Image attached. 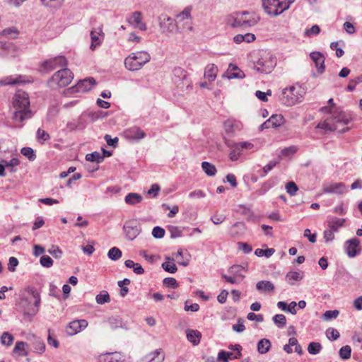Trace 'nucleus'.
I'll use <instances>...</instances> for the list:
<instances>
[{"mask_svg":"<svg viewBox=\"0 0 362 362\" xmlns=\"http://www.w3.org/2000/svg\"><path fill=\"white\" fill-rule=\"evenodd\" d=\"M13 107L14 109L12 119L16 122H23L33 117L30 108L28 94L23 91H18L13 98Z\"/></svg>","mask_w":362,"mask_h":362,"instance_id":"f257e3e1","label":"nucleus"},{"mask_svg":"<svg viewBox=\"0 0 362 362\" xmlns=\"http://www.w3.org/2000/svg\"><path fill=\"white\" fill-rule=\"evenodd\" d=\"M150 60L151 55L146 51L132 52L124 59V66L129 71H138Z\"/></svg>","mask_w":362,"mask_h":362,"instance_id":"f03ea898","label":"nucleus"},{"mask_svg":"<svg viewBox=\"0 0 362 362\" xmlns=\"http://www.w3.org/2000/svg\"><path fill=\"white\" fill-rule=\"evenodd\" d=\"M73 78L74 74L71 71L64 68L54 73L47 81V84L52 89H58L68 86Z\"/></svg>","mask_w":362,"mask_h":362,"instance_id":"7ed1b4c3","label":"nucleus"},{"mask_svg":"<svg viewBox=\"0 0 362 362\" xmlns=\"http://www.w3.org/2000/svg\"><path fill=\"white\" fill-rule=\"evenodd\" d=\"M259 18L247 11L236 13L228 18V23L232 27L248 28L256 25Z\"/></svg>","mask_w":362,"mask_h":362,"instance_id":"20e7f679","label":"nucleus"},{"mask_svg":"<svg viewBox=\"0 0 362 362\" xmlns=\"http://www.w3.org/2000/svg\"><path fill=\"white\" fill-rule=\"evenodd\" d=\"M295 0H262V6L269 15L278 16L287 10Z\"/></svg>","mask_w":362,"mask_h":362,"instance_id":"39448f33","label":"nucleus"},{"mask_svg":"<svg viewBox=\"0 0 362 362\" xmlns=\"http://www.w3.org/2000/svg\"><path fill=\"white\" fill-rule=\"evenodd\" d=\"M226 145L230 149L229 158L232 161H235L244 153L245 151L253 150L254 144L249 141L233 142L228 140L226 141Z\"/></svg>","mask_w":362,"mask_h":362,"instance_id":"423d86ee","label":"nucleus"},{"mask_svg":"<svg viewBox=\"0 0 362 362\" xmlns=\"http://www.w3.org/2000/svg\"><path fill=\"white\" fill-rule=\"evenodd\" d=\"M276 64V59L269 53L264 52L254 62L255 69L262 74H269Z\"/></svg>","mask_w":362,"mask_h":362,"instance_id":"0eeeda50","label":"nucleus"},{"mask_svg":"<svg viewBox=\"0 0 362 362\" xmlns=\"http://www.w3.org/2000/svg\"><path fill=\"white\" fill-rule=\"evenodd\" d=\"M304 91L301 87L292 86L283 90L282 101L286 106H292L301 100Z\"/></svg>","mask_w":362,"mask_h":362,"instance_id":"6e6552de","label":"nucleus"},{"mask_svg":"<svg viewBox=\"0 0 362 362\" xmlns=\"http://www.w3.org/2000/svg\"><path fill=\"white\" fill-rule=\"evenodd\" d=\"M96 81L94 78L88 77L83 80H80L76 85L71 86L66 90V94L83 93L91 90L92 87L95 85Z\"/></svg>","mask_w":362,"mask_h":362,"instance_id":"1a4fd4ad","label":"nucleus"},{"mask_svg":"<svg viewBox=\"0 0 362 362\" xmlns=\"http://www.w3.org/2000/svg\"><path fill=\"white\" fill-rule=\"evenodd\" d=\"M192 8L187 6L180 13L175 16V23L177 26H182L183 29L192 30V16H191Z\"/></svg>","mask_w":362,"mask_h":362,"instance_id":"9d476101","label":"nucleus"},{"mask_svg":"<svg viewBox=\"0 0 362 362\" xmlns=\"http://www.w3.org/2000/svg\"><path fill=\"white\" fill-rule=\"evenodd\" d=\"M67 60L64 56H57L45 61L42 64V68L46 71H53L59 67L66 66Z\"/></svg>","mask_w":362,"mask_h":362,"instance_id":"9b49d317","label":"nucleus"},{"mask_svg":"<svg viewBox=\"0 0 362 362\" xmlns=\"http://www.w3.org/2000/svg\"><path fill=\"white\" fill-rule=\"evenodd\" d=\"M123 230L127 238L133 240L140 233L141 228L136 220H131L125 223L123 226Z\"/></svg>","mask_w":362,"mask_h":362,"instance_id":"f8f14e48","label":"nucleus"},{"mask_svg":"<svg viewBox=\"0 0 362 362\" xmlns=\"http://www.w3.org/2000/svg\"><path fill=\"white\" fill-rule=\"evenodd\" d=\"M88 321L84 319L74 320L66 327V333L69 336H74L88 327Z\"/></svg>","mask_w":362,"mask_h":362,"instance_id":"ddd939ff","label":"nucleus"},{"mask_svg":"<svg viewBox=\"0 0 362 362\" xmlns=\"http://www.w3.org/2000/svg\"><path fill=\"white\" fill-rule=\"evenodd\" d=\"M344 250L349 257L353 258L361 252L360 240L354 238L344 243Z\"/></svg>","mask_w":362,"mask_h":362,"instance_id":"4468645a","label":"nucleus"},{"mask_svg":"<svg viewBox=\"0 0 362 362\" xmlns=\"http://www.w3.org/2000/svg\"><path fill=\"white\" fill-rule=\"evenodd\" d=\"M347 191V187L343 182H332L323 186L322 192L325 194H336L341 195Z\"/></svg>","mask_w":362,"mask_h":362,"instance_id":"2eb2a0df","label":"nucleus"},{"mask_svg":"<svg viewBox=\"0 0 362 362\" xmlns=\"http://www.w3.org/2000/svg\"><path fill=\"white\" fill-rule=\"evenodd\" d=\"M125 137L131 140H140L146 137V133L139 127L134 126L124 132Z\"/></svg>","mask_w":362,"mask_h":362,"instance_id":"dca6fc26","label":"nucleus"},{"mask_svg":"<svg viewBox=\"0 0 362 362\" xmlns=\"http://www.w3.org/2000/svg\"><path fill=\"white\" fill-rule=\"evenodd\" d=\"M311 59L314 62L319 74H322L325 71V60L324 55L320 52H313L310 54Z\"/></svg>","mask_w":362,"mask_h":362,"instance_id":"f3484780","label":"nucleus"},{"mask_svg":"<svg viewBox=\"0 0 362 362\" xmlns=\"http://www.w3.org/2000/svg\"><path fill=\"white\" fill-rule=\"evenodd\" d=\"M0 50L2 51V54L16 57L18 54L19 48L13 42L0 41Z\"/></svg>","mask_w":362,"mask_h":362,"instance_id":"a211bd4d","label":"nucleus"},{"mask_svg":"<svg viewBox=\"0 0 362 362\" xmlns=\"http://www.w3.org/2000/svg\"><path fill=\"white\" fill-rule=\"evenodd\" d=\"M165 358V355L161 349L155 350L146 356L141 359V362H163Z\"/></svg>","mask_w":362,"mask_h":362,"instance_id":"6ab92c4d","label":"nucleus"},{"mask_svg":"<svg viewBox=\"0 0 362 362\" xmlns=\"http://www.w3.org/2000/svg\"><path fill=\"white\" fill-rule=\"evenodd\" d=\"M90 37H91V45L90 48L93 50L97 46L100 45L103 39L104 34L103 33L102 28H98L95 30H93L90 32Z\"/></svg>","mask_w":362,"mask_h":362,"instance_id":"aec40b11","label":"nucleus"},{"mask_svg":"<svg viewBox=\"0 0 362 362\" xmlns=\"http://www.w3.org/2000/svg\"><path fill=\"white\" fill-rule=\"evenodd\" d=\"M128 21L141 30L144 31L147 29L146 25L142 23V14L139 11L132 13Z\"/></svg>","mask_w":362,"mask_h":362,"instance_id":"412c9836","label":"nucleus"},{"mask_svg":"<svg viewBox=\"0 0 362 362\" xmlns=\"http://www.w3.org/2000/svg\"><path fill=\"white\" fill-rule=\"evenodd\" d=\"M346 221V219L343 218L332 217L328 219L327 222L328 228L337 233L341 228L345 226Z\"/></svg>","mask_w":362,"mask_h":362,"instance_id":"4be33fe9","label":"nucleus"},{"mask_svg":"<svg viewBox=\"0 0 362 362\" xmlns=\"http://www.w3.org/2000/svg\"><path fill=\"white\" fill-rule=\"evenodd\" d=\"M186 336L187 340L190 341L192 345L197 346L200 342L202 333L197 329H189L186 330Z\"/></svg>","mask_w":362,"mask_h":362,"instance_id":"5701e85b","label":"nucleus"},{"mask_svg":"<svg viewBox=\"0 0 362 362\" xmlns=\"http://www.w3.org/2000/svg\"><path fill=\"white\" fill-rule=\"evenodd\" d=\"M18 35L19 30L14 26L6 28L0 31V36L9 39H16Z\"/></svg>","mask_w":362,"mask_h":362,"instance_id":"b1692460","label":"nucleus"},{"mask_svg":"<svg viewBox=\"0 0 362 362\" xmlns=\"http://www.w3.org/2000/svg\"><path fill=\"white\" fill-rule=\"evenodd\" d=\"M334 119L337 123L347 125L352 121V117L349 114L345 112H339L334 116Z\"/></svg>","mask_w":362,"mask_h":362,"instance_id":"393cba45","label":"nucleus"},{"mask_svg":"<svg viewBox=\"0 0 362 362\" xmlns=\"http://www.w3.org/2000/svg\"><path fill=\"white\" fill-rule=\"evenodd\" d=\"M256 288L262 292H272L275 287L269 281H259L256 284Z\"/></svg>","mask_w":362,"mask_h":362,"instance_id":"a878e982","label":"nucleus"},{"mask_svg":"<svg viewBox=\"0 0 362 362\" xmlns=\"http://www.w3.org/2000/svg\"><path fill=\"white\" fill-rule=\"evenodd\" d=\"M218 69L214 64H209L205 69L204 77L209 81H213L216 78Z\"/></svg>","mask_w":362,"mask_h":362,"instance_id":"bb28decb","label":"nucleus"},{"mask_svg":"<svg viewBox=\"0 0 362 362\" xmlns=\"http://www.w3.org/2000/svg\"><path fill=\"white\" fill-rule=\"evenodd\" d=\"M303 277V273L301 272H288L286 275V279L290 285H293L295 281H300Z\"/></svg>","mask_w":362,"mask_h":362,"instance_id":"cd10ccee","label":"nucleus"},{"mask_svg":"<svg viewBox=\"0 0 362 362\" xmlns=\"http://www.w3.org/2000/svg\"><path fill=\"white\" fill-rule=\"evenodd\" d=\"M229 69L230 71L228 72L227 76L228 78H243L245 76L244 73L236 65L230 64Z\"/></svg>","mask_w":362,"mask_h":362,"instance_id":"c85d7f7f","label":"nucleus"},{"mask_svg":"<svg viewBox=\"0 0 362 362\" xmlns=\"http://www.w3.org/2000/svg\"><path fill=\"white\" fill-rule=\"evenodd\" d=\"M103 362H125L123 356L117 352L115 353H107L104 355Z\"/></svg>","mask_w":362,"mask_h":362,"instance_id":"c756f323","label":"nucleus"},{"mask_svg":"<svg viewBox=\"0 0 362 362\" xmlns=\"http://www.w3.org/2000/svg\"><path fill=\"white\" fill-rule=\"evenodd\" d=\"M271 346L270 340L265 338L262 339L257 343V351L260 354H264L269 351Z\"/></svg>","mask_w":362,"mask_h":362,"instance_id":"7c9ffc66","label":"nucleus"},{"mask_svg":"<svg viewBox=\"0 0 362 362\" xmlns=\"http://www.w3.org/2000/svg\"><path fill=\"white\" fill-rule=\"evenodd\" d=\"M143 199V197L137 193L131 192L125 197V202L129 205H136L140 203Z\"/></svg>","mask_w":362,"mask_h":362,"instance_id":"2f4dec72","label":"nucleus"},{"mask_svg":"<svg viewBox=\"0 0 362 362\" xmlns=\"http://www.w3.org/2000/svg\"><path fill=\"white\" fill-rule=\"evenodd\" d=\"M167 21V22H169L168 25H166L165 22H160V27L163 29V31L164 33H173L174 30L178 28L177 26L176 23H173V19L170 17L165 18L163 21Z\"/></svg>","mask_w":362,"mask_h":362,"instance_id":"473e14b6","label":"nucleus"},{"mask_svg":"<svg viewBox=\"0 0 362 362\" xmlns=\"http://www.w3.org/2000/svg\"><path fill=\"white\" fill-rule=\"evenodd\" d=\"M165 259L167 261L163 262L162 264V268L165 271L170 274H174L177 272V268L175 264L170 261H173V259L170 258V257H166Z\"/></svg>","mask_w":362,"mask_h":362,"instance_id":"72a5a7b5","label":"nucleus"},{"mask_svg":"<svg viewBox=\"0 0 362 362\" xmlns=\"http://www.w3.org/2000/svg\"><path fill=\"white\" fill-rule=\"evenodd\" d=\"M246 269L241 265H233L230 267L228 269V272L233 276H237L238 279L243 281L245 278V275H243L241 272L242 270H245Z\"/></svg>","mask_w":362,"mask_h":362,"instance_id":"f704fd0d","label":"nucleus"},{"mask_svg":"<svg viewBox=\"0 0 362 362\" xmlns=\"http://www.w3.org/2000/svg\"><path fill=\"white\" fill-rule=\"evenodd\" d=\"M276 184L274 179H270L262 185L260 189L256 191V194L259 196L264 194L269 189L273 187Z\"/></svg>","mask_w":362,"mask_h":362,"instance_id":"c9c22d12","label":"nucleus"},{"mask_svg":"<svg viewBox=\"0 0 362 362\" xmlns=\"http://www.w3.org/2000/svg\"><path fill=\"white\" fill-rule=\"evenodd\" d=\"M202 168L208 176L212 177L216 174L217 170L215 165L207 161L202 163Z\"/></svg>","mask_w":362,"mask_h":362,"instance_id":"e433bc0d","label":"nucleus"},{"mask_svg":"<svg viewBox=\"0 0 362 362\" xmlns=\"http://www.w3.org/2000/svg\"><path fill=\"white\" fill-rule=\"evenodd\" d=\"M177 256H180L182 259V260L178 261L179 264L184 267H187L189 264L191 255L187 251L184 252L182 250H178L177 252Z\"/></svg>","mask_w":362,"mask_h":362,"instance_id":"4c0bfd02","label":"nucleus"},{"mask_svg":"<svg viewBox=\"0 0 362 362\" xmlns=\"http://www.w3.org/2000/svg\"><path fill=\"white\" fill-rule=\"evenodd\" d=\"M86 159L90 162H96L100 163L103 161L104 156H102L99 152L94 151L86 156Z\"/></svg>","mask_w":362,"mask_h":362,"instance_id":"58836bf2","label":"nucleus"},{"mask_svg":"<svg viewBox=\"0 0 362 362\" xmlns=\"http://www.w3.org/2000/svg\"><path fill=\"white\" fill-rule=\"evenodd\" d=\"M322 346L319 342H310L308 346V351L310 354L316 355L320 352Z\"/></svg>","mask_w":362,"mask_h":362,"instance_id":"ea45409f","label":"nucleus"},{"mask_svg":"<svg viewBox=\"0 0 362 362\" xmlns=\"http://www.w3.org/2000/svg\"><path fill=\"white\" fill-rule=\"evenodd\" d=\"M274 323L279 327L283 328L286 324V318L282 314H276L272 317Z\"/></svg>","mask_w":362,"mask_h":362,"instance_id":"a19ab883","label":"nucleus"},{"mask_svg":"<svg viewBox=\"0 0 362 362\" xmlns=\"http://www.w3.org/2000/svg\"><path fill=\"white\" fill-rule=\"evenodd\" d=\"M233 229L235 230L232 232L233 236L240 235L244 233L245 230V225L243 222H236L233 225Z\"/></svg>","mask_w":362,"mask_h":362,"instance_id":"79ce46f5","label":"nucleus"},{"mask_svg":"<svg viewBox=\"0 0 362 362\" xmlns=\"http://www.w3.org/2000/svg\"><path fill=\"white\" fill-rule=\"evenodd\" d=\"M122 251L117 247H112L107 253V257L113 261L119 259L122 257Z\"/></svg>","mask_w":362,"mask_h":362,"instance_id":"37998d69","label":"nucleus"},{"mask_svg":"<svg viewBox=\"0 0 362 362\" xmlns=\"http://www.w3.org/2000/svg\"><path fill=\"white\" fill-rule=\"evenodd\" d=\"M21 153L30 161H33L36 158V155L35 153V151L30 147L22 148L21 150Z\"/></svg>","mask_w":362,"mask_h":362,"instance_id":"c03bdc74","label":"nucleus"},{"mask_svg":"<svg viewBox=\"0 0 362 362\" xmlns=\"http://www.w3.org/2000/svg\"><path fill=\"white\" fill-rule=\"evenodd\" d=\"M13 341V337L12 334L8 333V332H4L2 333L1 336V343L3 345L6 346H9L12 344Z\"/></svg>","mask_w":362,"mask_h":362,"instance_id":"a18cd8bd","label":"nucleus"},{"mask_svg":"<svg viewBox=\"0 0 362 362\" xmlns=\"http://www.w3.org/2000/svg\"><path fill=\"white\" fill-rule=\"evenodd\" d=\"M351 354V348L349 345L342 346L339 351V355L341 359L347 360L350 358Z\"/></svg>","mask_w":362,"mask_h":362,"instance_id":"49530a36","label":"nucleus"},{"mask_svg":"<svg viewBox=\"0 0 362 362\" xmlns=\"http://www.w3.org/2000/svg\"><path fill=\"white\" fill-rule=\"evenodd\" d=\"M275 252V250L273 248H267L266 250L263 249H256L255 251V255L257 257H270Z\"/></svg>","mask_w":362,"mask_h":362,"instance_id":"de8ad7c7","label":"nucleus"},{"mask_svg":"<svg viewBox=\"0 0 362 362\" xmlns=\"http://www.w3.org/2000/svg\"><path fill=\"white\" fill-rule=\"evenodd\" d=\"M95 300L97 303L103 305L105 303H109L110 301V298L107 291H103V293H100L96 296Z\"/></svg>","mask_w":362,"mask_h":362,"instance_id":"09e8293b","label":"nucleus"},{"mask_svg":"<svg viewBox=\"0 0 362 362\" xmlns=\"http://www.w3.org/2000/svg\"><path fill=\"white\" fill-rule=\"evenodd\" d=\"M48 253L52 255L56 259H59L62 257V251L57 245H52L47 250Z\"/></svg>","mask_w":362,"mask_h":362,"instance_id":"8fccbe9b","label":"nucleus"},{"mask_svg":"<svg viewBox=\"0 0 362 362\" xmlns=\"http://www.w3.org/2000/svg\"><path fill=\"white\" fill-rule=\"evenodd\" d=\"M37 139L40 143H43L50 139V136L47 132L45 130L39 128L37 131Z\"/></svg>","mask_w":362,"mask_h":362,"instance_id":"3c124183","label":"nucleus"},{"mask_svg":"<svg viewBox=\"0 0 362 362\" xmlns=\"http://www.w3.org/2000/svg\"><path fill=\"white\" fill-rule=\"evenodd\" d=\"M52 259L48 255H42L40 257V263L43 267L49 268L53 265Z\"/></svg>","mask_w":362,"mask_h":362,"instance_id":"603ef678","label":"nucleus"},{"mask_svg":"<svg viewBox=\"0 0 362 362\" xmlns=\"http://www.w3.org/2000/svg\"><path fill=\"white\" fill-rule=\"evenodd\" d=\"M326 336L329 340L334 341L337 339L339 337L340 334L339 332L336 329L329 328L326 331Z\"/></svg>","mask_w":362,"mask_h":362,"instance_id":"864d4df0","label":"nucleus"},{"mask_svg":"<svg viewBox=\"0 0 362 362\" xmlns=\"http://www.w3.org/2000/svg\"><path fill=\"white\" fill-rule=\"evenodd\" d=\"M163 284L168 288H175L178 287V283L175 278L166 277L163 279Z\"/></svg>","mask_w":362,"mask_h":362,"instance_id":"5fc2aeb1","label":"nucleus"},{"mask_svg":"<svg viewBox=\"0 0 362 362\" xmlns=\"http://www.w3.org/2000/svg\"><path fill=\"white\" fill-rule=\"evenodd\" d=\"M339 310H327L322 315V319L325 321L330 320L332 319L336 318L339 315Z\"/></svg>","mask_w":362,"mask_h":362,"instance_id":"6e6d98bb","label":"nucleus"},{"mask_svg":"<svg viewBox=\"0 0 362 362\" xmlns=\"http://www.w3.org/2000/svg\"><path fill=\"white\" fill-rule=\"evenodd\" d=\"M33 346L35 351L40 354L45 351V344L42 340L36 339L33 343Z\"/></svg>","mask_w":362,"mask_h":362,"instance_id":"4d7b16f0","label":"nucleus"},{"mask_svg":"<svg viewBox=\"0 0 362 362\" xmlns=\"http://www.w3.org/2000/svg\"><path fill=\"white\" fill-rule=\"evenodd\" d=\"M245 320L243 318L238 319V323L233 325L232 329L234 332L241 333L245 331V326L244 325Z\"/></svg>","mask_w":362,"mask_h":362,"instance_id":"13d9d810","label":"nucleus"},{"mask_svg":"<svg viewBox=\"0 0 362 362\" xmlns=\"http://www.w3.org/2000/svg\"><path fill=\"white\" fill-rule=\"evenodd\" d=\"M279 161H270L262 169V173L261 174V177H265L267 173L271 171L277 164Z\"/></svg>","mask_w":362,"mask_h":362,"instance_id":"bf43d9fd","label":"nucleus"},{"mask_svg":"<svg viewBox=\"0 0 362 362\" xmlns=\"http://www.w3.org/2000/svg\"><path fill=\"white\" fill-rule=\"evenodd\" d=\"M1 163H2L4 164V168L5 167H11L12 168L11 169V172H13V173L16 172V170L13 168V167L19 165V160L16 158H12L9 161L2 160H1Z\"/></svg>","mask_w":362,"mask_h":362,"instance_id":"052dcab7","label":"nucleus"},{"mask_svg":"<svg viewBox=\"0 0 362 362\" xmlns=\"http://www.w3.org/2000/svg\"><path fill=\"white\" fill-rule=\"evenodd\" d=\"M317 128L322 129L326 131L333 132L337 130V127L334 124H331L329 122L325 121L322 122H320L317 127Z\"/></svg>","mask_w":362,"mask_h":362,"instance_id":"680f3d73","label":"nucleus"},{"mask_svg":"<svg viewBox=\"0 0 362 362\" xmlns=\"http://www.w3.org/2000/svg\"><path fill=\"white\" fill-rule=\"evenodd\" d=\"M64 0H41L43 5L49 7H58L62 5Z\"/></svg>","mask_w":362,"mask_h":362,"instance_id":"e2e57ef3","label":"nucleus"},{"mask_svg":"<svg viewBox=\"0 0 362 362\" xmlns=\"http://www.w3.org/2000/svg\"><path fill=\"white\" fill-rule=\"evenodd\" d=\"M168 230L172 238H177L182 236V231L177 226H170L168 227Z\"/></svg>","mask_w":362,"mask_h":362,"instance_id":"0e129e2a","label":"nucleus"},{"mask_svg":"<svg viewBox=\"0 0 362 362\" xmlns=\"http://www.w3.org/2000/svg\"><path fill=\"white\" fill-rule=\"evenodd\" d=\"M173 75L180 79H185L187 76V72L181 67H175L173 69Z\"/></svg>","mask_w":362,"mask_h":362,"instance_id":"69168bd1","label":"nucleus"},{"mask_svg":"<svg viewBox=\"0 0 362 362\" xmlns=\"http://www.w3.org/2000/svg\"><path fill=\"white\" fill-rule=\"evenodd\" d=\"M286 189L288 194L290 195H294L298 191V186L293 182H289L286 185Z\"/></svg>","mask_w":362,"mask_h":362,"instance_id":"338daca9","label":"nucleus"},{"mask_svg":"<svg viewBox=\"0 0 362 362\" xmlns=\"http://www.w3.org/2000/svg\"><path fill=\"white\" fill-rule=\"evenodd\" d=\"M152 235L155 238H162L165 235V230L159 226H156L153 228Z\"/></svg>","mask_w":362,"mask_h":362,"instance_id":"774afa93","label":"nucleus"}]
</instances>
